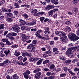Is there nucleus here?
Wrapping results in <instances>:
<instances>
[{
  "mask_svg": "<svg viewBox=\"0 0 79 79\" xmlns=\"http://www.w3.org/2000/svg\"><path fill=\"white\" fill-rule=\"evenodd\" d=\"M55 6L53 5H48L45 8V10L46 11H48L49 10L52 9V8H53Z\"/></svg>",
  "mask_w": 79,
  "mask_h": 79,
  "instance_id": "6",
  "label": "nucleus"
},
{
  "mask_svg": "<svg viewBox=\"0 0 79 79\" xmlns=\"http://www.w3.org/2000/svg\"><path fill=\"white\" fill-rule=\"evenodd\" d=\"M5 25L3 24H1L0 25V29H5Z\"/></svg>",
  "mask_w": 79,
  "mask_h": 79,
  "instance_id": "34",
  "label": "nucleus"
},
{
  "mask_svg": "<svg viewBox=\"0 0 79 79\" xmlns=\"http://www.w3.org/2000/svg\"><path fill=\"white\" fill-rule=\"evenodd\" d=\"M55 67V65L53 64H51L49 65V68L50 69H53Z\"/></svg>",
  "mask_w": 79,
  "mask_h": 79,
  "instance_id": "30",
  "label": "nucleus"
},
{
  "mask_svg": "<svg viewBox=\"0 0 79 79\" xmlns=\"http://www.w3.org/2000/svg\"><path fill=\"white\" fill-rule=\"evenodd\" d=\"M23 25H26L27 26H31L30 24V23L25 22L23 23H22Z\"/></svg>",
  "mask_w": 79,
  "mask_h": 79,
  "instance_id": "27",
  "label": "nucleus"
},
{
  "mask_svg": "<svg viewBox=\"0 0 79 79\" xmlns=\"http://www.w3.org/2000/svg\"><path fill=\"white\" fill-rule=\"evenodd\" d=\"M6 78H7V79H12V78L9 75H7L6 76Z\"/></svg>",
  "mask_w": 79,
  "mask_h": 79,
  "instance_id": "64",
  "label": "nucleus"
},
{
  "mask_svg": "<svg viewBox=\"0 0 79 79\" xmlns=\"http://www.w3.org/2000/svg\"><path fill=\"white\" fill-rule=\"evenodd\" d=\"M5 2L4 0L2 1L1 2H0V6L2 5V4H5Z\"/></svg>",
  "mask_w": 79,
  "mask_h": 79,
  "instance_id": "48",
  "label": "nucleus"
},
{
  "mask_svg": "<svg viewBox=\"0 0 79 79\" xmlns=\"http://www.w3.org/2000/svg\"><path fill=\"white\" fill-rule=\"evenodd\" d=\"M72 48V51L73 50H74V51H76V50H77V47L76 46H75L74 47H72V48Z\"/></svg>",
  "mask_w": 79,
  "mask_h": 79,
  "instance_id": "37",
  "label": "nucleus"
},
{
  "mask_svg": "<svg viewBox=\"0 0 79 79\" xmlns=\"http://www.w3.org/2000/svg\"><path fill=\"white\" fill-rule=\"evenodd\" d=\"M30 26H34L36 24V21L35 20H33L32 22L30 23Z\"/></svg>",
  "mask_w": 79,
  "mask_h": 79,
  "instance_id": "18",
  "label": "nucleus"
},
{
  "mask_svg": "<svg viewBox=\"0 0 79 79\" xmlns=\"http://www.w3.org/2000/svg\"><path fill=\"white\" fill-rule=\"evenodd\" d=\"M54 76H51L48 77V79H53L54 78Z\"/></svg>",
  "mask_w": 79,
  "mask_h": 79,
  "instance_id": "57",
  "label": "nucleus"
},
{
  "mask_svg": "<svg viewBox=\"0 0 79 79\" xmlns=\"http://www.w3.org/2000/svg\"><path fill=\"white\" fill-rule=\"evenodd\" d=\"M8 41V40L7 39H2V41L3 42H6Z\"/></svg>",
  "mask_w": 79,
  "mask_h": 79,
  "instance_id": "44",
  "label": "nucleus"
},
{
  "mask_svg": "<svg viewBox=\"0 0 79 79\" xmlns=\"http://www.w3.org/2000/svg\"><path fill=\"white\" fill-rule=\"evenodd\" d=\"M31 13L34 16H37V10L36 9L34 10L31 11Z\"/></svg>",
  "mask_w": 79,
  "mask_h": 79,
  "instance_id": "15",
  "label": "nucleus"
},
{
  "mask_svg": "<svg viewBox=\"0 0 79 79\" xmlns=\"http://www.w3.org/2000/svg\"><path fill=\"white\" fill-rule=\"evenodd\" d=\"M7 45H11V43L10 41H7L6 43Z\"/></svg>",
  "mask_w": 79,
  "mask_h": 79,
  "instance_id": "52",
  "label": "nucleus"
},
{
  "mask_svg": "<svg viewBox=\"0 0 79 79\" xmlns=\"http://www.w3.org/2000/svg\"><path fill=\"white\" fill-rule=\"evenodd\" d=\"M8 35H10V36H16L17 35V33L15 32L9 33L8 35H7V37Z\"/></svg>",
  "mask_w": 79,
  "mask_h": 79,
  "instance_id": "13",
  "label": "nucleus"
},
{
  "mask_svg": "<svg viewBox=\"0 0 79 79\" xmlns=\"http://www.w3.org/2000/svg\"><path fill=\"white\" fill-rule=\"evenodd\" d=\"M66 55L69 56L70 58H73L74 56L73 55V51H72V48H69L66 52Z\"/></svg>",
  "mask_w": 79,
  "mask_h": 79,
  "instance_id": "2",
  "label": "nucleus"
},
{
  "mask_svg": "<svg viewBox=\"0 0 79 79\" xmlns=\"http://www.w3.org/2000/svg\"><path fill=\"white\" fill-rule=\"evenodd\" d=\"M4 53L6 56H8V55H10V50H8L7 51H5L4 52Z\"/></svg>",
  "mask_w": 79,
  "mask_h": 79,
  "instance_id": "17",
  "label": "nucleus"
},
{
  "mask_svg": "<svg viewBox=\"0 0 79 79\" xmlns=\"http://www.w3.org/2000/svg\"><path fill=\"white\" fill-rule=\"evenodd\" d=\"M67 31H69L68 32H69V31H71V28H70V27H67Z\"/></svg>",
  "mask_w": 79,
  "mask_h": 79,
  "instance_id": "60",
  "label": "nucleus"
},
{
  "mask_svg": "<svg viewBox=\"0 0 79 79\" xmlns=\"http://www.w3.org/2000/svg\"><path fill=\"white\" fill-rule=\"evenodd\" d=\"M60 40L62 41V42H65L66 43L68 41V40L67 38H64L63 37H60Z\"/></svg>",
  "mask_w": 79,
  "mask_h": 79,
  "instance_id": "9",
  "label": "nucleus"
},
{
  "mask_svg": "<svg viewBox=\"0 0 79 79\" xmlns=\"http://www.w3.org/2000/svg\"><path fill=\"white\" fill-rule=\"evenodd\" d=\"M4 64H6L7 63H8V64H10L11 63V61L8 60H5L3 62Z\"/></svg>",
  "mask_w": 79,
  "mask_h": 79,
  "instance_id": "25",
  "label": "nucleus"
},
{
  "mask_svg": "<svg viewBox=\"0 0 79 79\" xmlns=\"http://www.w3.org/2000/svg\"><path fill=\"white\" fill-rule=\"evenodd\" d=\"M66 75V73H61L60 75V77H65Z\"/></svg>",
  "mask_w": 79,
  "mask_h": 79,
  "instance_id": "35",
  "label": "nucleus"
},
{
  "mask_svg": "<svg viewBox=\"0 0 79 79\" xmlns=\"http://www.w3.org/2000/svg\"><path fill=\"white\" fill-rule=\"evenodd\" d=\"M53 14V10H51L49 12V16H52Z\"/></svg>",
  "mask_w": 79,
  "mask_h": 79,
  "instance_id": "33",
  "label": "nucleus"
},
{
  "mask_svg": "<svg viewBox=\"0 0 79 79\" xmlns=\"http://www.w3.org/2000/svg\"><path fill=\"white\" fill-rule=\"evenodd\" d=\"M7 36V35L6 36V37H8V39H10V40H15V37L13 36L10 35H8Z\"/></svg>",
  "mask_w": 79,
  "mask_h": 79,
  "instance_id": "19",
  "label": "nucleus"
},
{
  "mask_svg": "<svg viewBox=\"0 0 79 79\" xmlns=\"http://www.w3.org/2000/svg\"><path fill=\"white\" fill-rule=\"evenodd\" d=\"M14 55L15 56H19V55H20V53L19 52H18V50H16L15 51Z\"/></svg>",
  "mask_w": 79,
  "mask_h": 79,
  "instance_id": "22",
  "label": "nucleus"
},
{
  "mask_svg": "<svg viewBox=\"0 0 79 79\" xmlns=\"http://www.w3.org/2000/svg\"><path fill=\"white\" fill-rule=\"evenodd\" d=\"M42 60L41 59L39 60L37 63V65H39L40 64L42 63Z\"/></svg>",
  "mask_w": 79,
  "mask_h": 79,
  "instance_id": "28",
  "label": "nucleus"
},
{
  "mask_svg": "<svg viewBox=\"0 0 79 79\" xmlns=\"http://www.w3.org/2000/svg\"><path fill=\"white\" fill-rule=\"evenodd\" d=\"M18 14V11L15 10L14 12V15L15 16H17V15Z\"/></svg>",
  "mask_w": 79,
  "mask_h": 79,
  "instance_id": "43",
  "label": "nucleus"
},
{
  "mask_svg": "<svg viewBox=\"0 0 79 79\" xmlns=\"http://www.w3.org/2000/svg\"><path fill=\"white\" fill-rule=\"evenodd\" d=\"M13 20V19L11 18H7L6 19V21L8 23H11Z\"/></svg>",
  "mask_w": 79,
  "mask_h": 79,
  "instance_id": "20",
  "label": "nucleus"
},
{
  "mask_svg": "<svg viewBox=\"0 0 79 79\" xmlns=\"http://www.w3.org/2000/svg\"><path fill=\"white\" fill-rule=\"evenodd\" d=\"M65 24L66 25H68V24H71V22L70 21H67L65 22Z\"/></svg>",
  "mask_w": 79,
  "mask_h": 79,
  "instance_id": "59",
  "label": "nucleus"
},
{
  "mask_svg": "<svg viewBox=\"0 0 79 79\" xmlns=\"http://www.w3.org/2000/svg\"><path fill=\"white\" fill-rule=\"evenodd\" d=\"M60 35H62V37H63V38H67V36H66V33H64L63 31H61Z\"/></svg>",
  "mask_w": 79,
  "mask_h": 79,
  "instance_id": "14",
  "label": "nucleus"
},
{
  "mask_svg": "<svg viewBox=\"0 0 79 79\" xmlns=\"http://www.w3.org/2000/svg\"><path fill=\"white\" fill-rule=\"evenodd\" d=\"M24 37L27 41V40H29V39L31 38V37L29 36H26Z\"/></svg>",
  "mask_w": 79,
  "mask_h": 79,
  "instance_id": "39",
  "label": "nucleus"
},
{
  "mask_svg": "<svg viewBox=\"0 0 79 79\" xmlns=\"http://www.w3.org/2000/svg\"><path fill=\"white\" fill-rule=\"evenodd\" d=\"M46 75L48 76H52V73L50 72H47L46 73Z\"/></svg>",
  "mask_w": 79,
  "mask_h": 79,
  "instance_id": "38",
  "label": "nucleus"
},
{
  "mask_svg": "<svg viewBox=\"0 0 79 79\" xmlns=\"http://www.w3.org/2000/svg\"><path fill=\"white\" fill-rule=\"evenodd\" d=\"M40 38L41 39H42V40H47V39L45 37H43L41 36L40 37Z\"/></svg>",
  "mask_w": 79,
  "mask_h": 79,
  "instance_id": "32",
  "label": "nucleus"
},
{
  "mask_svg": "<svg viewBox=\"0 0 79 79\" xmlns=\"http://www.w3.org/2000/svg\"><path fill=\"white\" fill-rule=\"evenodd\" d=\"M50 44L51 45H54V41H51L50 42Z\"/></svg>",
  "mask_w": 79,
  "mask_h": 79,
  "instance_id": "63",
  "label": "nucleus"
},
{
  "mask_svg": "<svg viewBox=\"0 0 79 79\" xmlns=\"http://www.w3.org/2000/svg\"><path fill=\"white\" fill-rule=\"evenodd\" d=\"M21 40L23 42H26L27 40H26V38H25V37H23L21 39Z\"/></svg>",
  "mask_w": 79,
  "mask_h": 79,
  "instance_id": "36",
  "label": "nucleus"
},
{
  "mask_svg": "<svg viewBox=\"0 0 79 79\" xmlns=\"http://www.w3.org/2000/svg\"><path fill=\"white\" fill-rule=\"evenodd\" d=\"M39 60V58L38 57L32 56L29 58V61L30 62H32L35 61H37Z\"/></svg>",
  "mask_w": 79,
  "mask_h": 79,
  "instance_id": "4",
  "label": "nucleus"
},
{
  "mask_svg": "<svg viewBox=\"0 0 79 79\" xmlns=\"http://www.w3.org/2000/svg\"><path fill=\"white\" fill-rule=\"evenodd\" d=\"M45 52H46V53L48 54V55H50L51 54V53H52V52H51V51L50 50H48V51H47Z\"/></svg>",
  "mask_w": 79,
  "mask_h": 79,
  "instance_id": "42",
  "label": "nucleus"
},
{
  "mask_svg": "<svg viewBox=\"0 0 79 79\" xmlns=\"http://www.w3.org/2000/svg\"><path fill=\"white\" fill-rule=\"evenodd\" d=\"M49 62H50V60L47 59L43 62V64H46L48 63Z\"/></svg>",
  "mask_w": 79,
  "mask_h": 79,
  "instance_id": "23",
  "label": "nucleus"
},
{
  "mask_svg": "<svg viewBox=\"0 0 79 79\" xmlns=\"http://www.w3.org/2000/svg\"><path fill=\"white\" fill-rule=\"evenodd\" d=\"M5 14L6 15L7 17L8 18H12L13 16V14L11 12L6 13Z\"/></svg>",
  "mask_w": 79,
  "mask_h": 79,
  "instance_id": "12",
  "label": "nucleus"
},
{
  "mask_svg": "<svg viewBox=\"0 0 79 79\" xmlns=\"http://www.w3.org/2000/svg\"><path fill=\"white\" fill-rule=\"evenodd\" d=\"M22 15L25 19H27L28 18V15L27 14L24 13Z\"/></svg>",
  "mask_w": 79,
  "mask_h": 79,
  "instance_id": "24",
  "label": "nucleus"
},
{
  "mask_svg": "<svg viewBox=\"0 0 79 79\" xmlns=\"http://www.w3.org/2000/svg\"><path fill=\"white\" fill-rule=\"evenodd\" d=\"M58 49L56 48H53V52H55L54 53V55H55V54H58V53H59V51H58Z\"/></svg>",
  "mask_w": 79,
  "mask_h": 79,
  "instance_id": "11",
  "label": "nucleus"
},
{
  "mask_svg": "<svg viewBox=\"0 0 79 79\" xmlns=\"http://www.w3.org/2000/svg\"><path fill=\"white\" fill-rule=\"evenodd\" d=\"M64 70L65 72H67L68 71V67H64Z\"/></svg>",
  "mask_w": 79,
  "mask_h": 79,
  "instance_id": "47",
  "label": "nucleus"
},
{
  "mask_svg": "<svg viewBox=\"0 0 79 79\" xmlns=\"http://www.w3.org/2000/svg\"><path fill=\"white\" fill-rule=\"evenodd\" d=\"M30 74V71L28 70H26L25 72H24L23 73L24 76V77L25 79H31V77H29V75Z\"/></svg>",
  "mask_w": 79,
  "mask_h": 79,
  "instance_id": "3",
  "label": "nucleus"
},
{
  "mask_svg": "<svg viewBox=\"0 0 79 79\" xmlns=\"http://www.w3.org/2000/svg\"><path fill=\"white\" fill-rule=\"evenodd\" d=\"M31 52H34L35 51V48L33 47L31 49Z\"/></svg>",
  "mask_w": 79,
  "mask_h": 79,
  "instance_id": "45",
  "label": "nucleus"
},
{
  "mask_svg": "<svg viewBox=\"0 0 79 79\" xmlns=\"http://www.w3.org/2000/svg\"><path fill=\"white\" fill-rule=\"evenodd\" d=\"M27 56H28V57H31V56H32V54L31 53H28L27 52Z\"/></svg>",
  "mask_w": 79,
  "mask_h": 79,
  "instance_id": "40",
  "label": "nucleus"
},
{
  "mask_svg": "<svg viewBox=\"0 0 79 79\" xmlns=\"http://www.w3.org/2000/svg\"><path fill=\"white\" fill-rule=\"evenodd\" d=\"M33 47H34V45L32 44H31L27 46V49H28V50H30V49L32 48Z\"/></svg>",
  "mask_w": 79,
  "mask_h": 79,
  "instance_id": "21",
  "label": "nucleus"
},
{
  "mask_svg": "<svg viewBox=\"0 0 79 79\" xmlns=\"http://www.w3.org/2000/svg\"><path fill=\"white\" fill-rule=\"evenodd\" d=\"M37 43V41L36 40H33L32 42L33 44H36Z\"/></svg>",
  "mask_w": 79,
  "mask_h": 79,
  "instance_id": "54",
  "label": "nucleus"
},
{
  "mask_svg": "<svg viewBox=\"0 0 79 79\" xmlns=\"http://www.w3.org/2000/svg\"><path fill=\"white\" fill-rule=\"evenodd\" d=\"M35 77L36 78V79H40V76L37 75V74H36L35 76Z\"/></svg>",
  "mask_w": 79,
  "mask_h": 79,
  "instance_id": "51",
  "label": "nucleus"
},
{
  "mask_svg": "<svg viewBox=\"0 0 79 79\" xmlns=\"http://www.w3.org/2000/svg\"><path fill=\"white\" fill-rule=\"evenodd\" d=\"M5 45V44L3 43H0V47H4Z\"/></svg>",
  "mask_w": 79,
  "mask_h": 79,
  "instance_id": "50",
  "label": "nucleus"
},
{
  "mask_svg": "<svg viewBox=\"0 0 79 79\" xmlns=\"http://www.w3.org/2000/svg\"><path fill=\"white\" fill-rule=\"evenodd\" d=\"M44 19H45V17H41L40 18V20L41 22H43Z\"/></svg>",
  "mask_w": 79,
  "mask_h": 79,
  "instance_id": "46",
  "label": "nucleus"
},
{
  "mask_svg": "<svg viewBox=\"0 0 79 79\" xmlns=\"http://www.w3.org/2000/svg\"><path fill=\"white\" fill-rule=\"evenodd\" d=\"M42 32V31L41 30H38L36 31L35 34V35L36 37H39L40 38V37L41 36V35H40V33H41Z\"/></svg>",
  "mask_w": 79,
  "mask_h": 79,
  "instance_id": "8",
  "label": "nucleus"
},
{
  "mask_svg": "<svg viewBox=\"0 0 79 79\" xmlns=\"http://www.w3.org/2000/svg\"><path fill=\"white\" fill-rule=\"evenodd\" d=\"M61 31H55V33L57 35H61Z\"/></svg>",
  "mask_w": 79,
  "mask_h": 79,
  "instance_id": "26",
  "label": "nucleus"
},
{
  "mask_svg": "<svg viewBox=\"0 0 79 79\" xmlns=\"http://www.w3.org/2000/svg\"><path fill=\"white\" fill-rule=\"evenodd\" d=\"M18 59L20 61H23V57L22 56H20L18 57Z\"/></svg>",
  "mask_w": 79,
  "mask_h": 79,
  "instance_id": "31",
  "label": "nucleus"
},
{
  "mask_svg": "<svg viewBox=\"0 0 79 79\" xmlns=\"http://www.w3.org/2000/svg\"><path fill=\"white\" fill-rule=\"evenodd\" d=\"M68 35L69 39L73 42H76L79 39V37L74 33H69Z\"/></svg>",
  "mask_w": 79,
  "mask_h": 79,
  "instance_id": "1",
  "label": "nucleus"
},
{
  "mask_svg": "<svg viewBox=\"0 0 79 79\" xmlns=\"http://www.w3.org/2000/svg\"><path fill=\"white\" fill-rule=\"evenodd\" d=\"M47 54V53H46L45 52L43 55V56L44 57V58H46V57H48V55Z\"/></svg>",
  "mask_w": 79,
  "mask_h": 79,
  "instance_id": "55",
  "label": "nucleus"
},
{
  "mask_svg": "<svg viewBox=\"0 0 79 79\" xmlns=\"http://www.w3.org/2000/svg\"><path fill=\"white\" fill-rule=\"evenodd\" d=\"M78 2H79V0H73V4H75V5H76Z\"/></svg>",
  "mask_w": 79,
  "mask_h": 79,
  "instance_id": "41",
  "label": "nucleus"
},
{
  "mask_svg": "<svg viewBox=\"0 0 79 79\" xmlns=\"http://www.w3.org/2000/svg\"><path fill=\"white\" fill-rule=\"evenodd\" d=\"M14 6H16V7H15V8H19V7H20L19 6V5H18V4L17 3H14Z\"/></svg>",
  "mask_w": 79,
  "mask_h": 79,
  "instance_id": "29",
  "label": "nucleus"
},
{
  "mask_svg": "<svg viewBox=\"0 0 79 79\" xmlns=\"http://www.w3.org/2000/svg\"><path fill=\"white\" fill-rule=\"evenodd\" d=\"M52 3H54L55 5H57L59 3L58 0H52Z\"/></svg>",
  "mask_w": 79,
  "mask_h": 79,
  "instance_id": "16",
  "label": "nucleus"
},
{
  "mask_svg": "<svg viewBox=\"0 0 79 79\" xmlns=\"http://www.w3.org/2000/svg\"><path fill=\"white\" fill-rule=\"evenodd\" d=\"M7 34H8V31H6L4 32L3 35H4V36H5V35H6Z\"/></svg>",
  "mask_w": 79,
  "mask_h": 79,
  "instance_id": "61",
  "label": "nucleus"
},
{
  "mask_svg": "<svg viewBox=\"0 0 79 79\" xmlns=\"http://www.w3.org/2000/svg\"><path fill=\"white\" fill-rule=\"evenodd\" d=\"M13 69H8L7 71V72L8 73H11L12 72H13Z\"/></svg>",
  "mask_w": 79,
  "mask_h": 79,
  "instance_id": "56",
  "label": "nucleus"
},
{
  "mask_svg": "<svg viewBox=\"0 0 79 79\" xmlns=\"http://www.w3.org/2000/svg\"><path fill=\"white\" fill-rule=\"evenodd\" d=\"M71 60H68L65 61L66 63H71Z\"/></svg>",
  "mask_w": 79,
  "mask_h": 79,
  "instance_id": "58",
  "label": "nucleus"
},
{
  "mask_svg": "<svg viewBox=\"0 0 79 79\" xmlns=\"http://www.w3.org/2000/svg\"><path fill=\"white\" fill-rule=\"evenodd\" d=\"M13 31L16 32H19V27L17 26H15L12 27Z\"/></svg>",
  "mask_w": 79,
  "mask_h": 79,
  "instance_id": "7",
  "label": "nucleus"
},
{
  "mask_svg": "<svg viewBox=\"0 0 79 79\" xmlns=\"http://www.w3.org/2000/svg\"><path fill=\"white\" fill-rule=\"evenodd\" d=\"M44 33L46 35L50 34V28L49 27H47L45 29Z\"/></svg>",
  "mask_w": 79,
  "mask_h": 79,
  "instance_id": "10",
  "label": "nucleus"
},
{
  "mask_svg": "<svg viewBox=\"0 0 79 79\" xmlns=\"http://www.w3.org/2000/svg\"><path fill=\"white\" fill-rule=\"evenodd\" d=\"M19 22L21 24V23L23 24V23H24V21L23 19H20Z\"/></svg>",
  "mask_w": 79,
  "mask_h": 79,
  "instance_id": "53",
  "label": "nucleus"
},
{
  "mask_svg": "<svg viewBox=\"0 0 79 79\" xmlns=\"http://www.w3.org/2000/svg\"><path fill=\"white\" fill-rule=\"evenodd\" d=\"M47 21H50V20H49L48 19L46 18L44 21V23H46Z\"/></svg>",
  "mask_w": 79,
  "mask_h": 79,
  "instance_id": "49",
  "label": "nucleus"
},
{
  "mask_svg": "<svg viewBox=\"0 0 79 79\" xmlns=\"http://www.w3.org/2000/svg\"><path fill=\"white\" fill-rule=\"evenodd\" d=\"M75 27L77 29H79V23H77L75 25Z\"/></svg>",
  "mask_w": 79,
  "mask_h": 79,
  "instance_id": "62",
  "label": "nucleus"
},
{
  "mask_svg": "<svg viewBox=\"0 0 79 79\" xmlns=\"http://www.w3.org/2000/svg\"><path fill=\"white\" fill-rule=\"evenodd\" d=\"M72 13L71 12L69 11L68 12V14L69 15H72L73 14H74L76 12H78V9L77 8H74L73 9L72 11Z\"/></svg>",
  "mask_w": 79,
  "mask_h": 79,
  "instance_id": "5",
  "label": "nucleus"
}]
</instances>
